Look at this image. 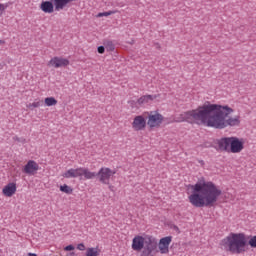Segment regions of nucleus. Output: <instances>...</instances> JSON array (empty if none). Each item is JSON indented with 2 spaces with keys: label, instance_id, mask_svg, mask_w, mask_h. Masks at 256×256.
<instances>
[{
  "label": "nucleus",
  "instance_id": "obj_18",
  "mask_svg": "<svg viewBox=\"0 0 256 256\" xmlns=\"http://www.w3.org/2000/svg\"><path fill=\"white\" fill-rule=\"evenodd\" d=\"M46 107H55L57 105V99L55 97H47L44 99Z\"/></svg>",
  "mask_w": 256,
  "mask_h": 256
},
{
  "label": "nucleus",
  "instance_id": "obj_3",
  "mask_svg": "<svg viewBox=\"0 0 256 256\" xmlns=\"http://www.w3.org/2000/svg\"><path fill=\"white\" fill-rule=\"evenodd\" d=\"M220 248L232 255H243L247 253V235L243 232H231L220 241Z\"/></svg>",
  "mask_w": 256,
  "mask_h": 256
},
{
  "label": "nucleus",
  "instance_id": "obj_25",
  "mask_svg": "<svg viewBox=\"0 0 256 256\" xmlns=\"http://www.w3.org/2000/svg\"><path fill=\"white\" fill-rule=\"evenodd\" d=\"M7 7H8L7 4L0 3V17H1V15H3V13L5 12V9H7Z\"/></svg>",
  "mask_w": 256,
  "mask_h": 256
},
{
  "label": "nucleus",
  "instance_id": "obj_12",
  "mask_svg": "<svg viewBox=\"0 0 256 256\" xmlns=\"http://www.w3.org/2000/svg\"><path fill=\"white\" fill-rule=\"evenodd\" d=\"M39 171V164L35 160H29L22 168V173L25 175H37Z\"/></svg>",
  "mask_w": 256,
  "mask_h": 256
},
{
  "label": "nucleus",
  "instance_id": "obj_28",
  "mask_svg": "<svg viewBox=\"0 0 256 256\" xmlns=\"http://www.w3.org/2000/svg\"><path fill=\"white\" fill-rule=\"evenodd\" d=\"M66 256H77L75 252H69Z\"/></svg>",
  "mask_w": 256,
  "mask_h": 256
},
{
  "label": "nucleus",
  "instance_id": "obj_4",
  "mask_svg": "<svg viewBox=\"0 0 256 256\" xmlns=\"http://www.w3.org/2000/svg\"><path fill=\"white\" fill-rule=\"evenodd\" d=\"M131 247L133 251H143L144 256H152L157 251V239L151 235H136L132 239Z\"/></svg>",
  "mask_w": 256,
  "mask_h": 256
},
{
  "label": "nucleus",
  "instance_id": "obj_10",
  "mask_svg": "<svg viewBox=\"0 0 256 256\" xmlns=\"http://www.w3.org/2000/svg\"><path fill=\"white\" fill-rule=\"evenodd\" d=\"M133 131H145L147 129V118L145 115H137L131 123Z\"/></svg>",
  "mask_w": 256,
  "mask_h": 256
},
{
  "label": "nucleus",
  "instance_id": "obj_6",
  "mask_svg": "<svg viewBox=\"0 0 256 256\" xmlns=\"http://www.w3.org/2000/svg\"><path fill=\"white\" fill-rule=\"evenodd\" d=\"M64 179H77V177H84V179H95L97 173L89 171L87 168H70L62 174Z\"/></svg>",
  "mask_w": 256,
  "mask_h": 256
},
{
  "label": "nucleus",
  "instance_id": "obj_20",
  "mask_svg": "<svg viewBox=\"0 0 256 256\" xmlns=\"http://www.w3.org/2000/svg\"><path fill=\"white\" fill-rule=\"evenodd\" d=\"M115 13H117V11L115 10H110V11H107V12H100L97 14V17L100 18V17H109L110 15H115Z\"/></svg>",
  "mask_w": 256,
  "mask_h": 256
},
{
  "label": "nucleus",
  "instance_id": "obj_2",
  "mask_svg": "<svg viewBox=\"0 0 256 256\" xmlns=\"http://www.w3.org/2000/svg\"><path fill=\"white\" fill-rule=\"evenodd\" d=\"M188 201L192 207H213L223 191L213 181L201 177L195 184H189L186 189Z\"/></svg>",
  "mask_w": 256,
  "mask_h": 256
},
{
  "label": "nucleus",
  "instance_id": "obj_15",
  "mask_svg": "<svg viewBox=\"0 0 256 256\" xmlns=\"http://www.w3.org/2000/svg\"><path fill=\"white\" fill-rule=\"evenodd\" d=\"M157 99V95H144L137 100L138 105H147L153 103Z\"/></svg>",
  "mask_w": 256,
  "mask_h": 256
},
{
  "label": "nucleus",
  "instance_id": "obj_19",
  "mask_svg": "<svg viewBox=\"0 0 256 256\" xmlns=\"http://www.w3.org/2000/svg\"><path fill=\"white\" fill-rule=\"evenodd\" d=\"M60 191L66 193V195H71L73 193V188L67 184L60 186Z\"/></svg>",
  "mask_w": 256,
  "mask_h": 256
},
{
  "label": "nucleus",
  "instance_id": "obj_22",
  "mask_svg": "<svg viewBox=\"0 0 256 256\" xmlns=\"http://www.w3.org/2000/svg\"><path fill=\"white\" fill-rule=\"evenodd\" d=\"M247 245L250 246L252 249H256V235L251 236L247 242Z\"/></svg>",
  "mask_w": 256,
  "mask_h": 256
},
{
  "label": "nucleus",
  "instance_id": "obj_16",
  "mask_svg": "<svg viewBox=\"0 0 256 256\" xmlns=\"http://www.w3.org/2000/svg\"><path fill=\"white\" fill-rule=\"evenodd\" d=\"M40 9L44 13H53V11H55V6L52 4L51 1H44L41 3Z\"/></svg>",
  "mask_w": 256,
  "mask_h": 256
},
{
  "label": "nucleus",
  "instance_id": "obj_24",
  "mask_svg": "<svg viewBox=\"0 0 256 256\" xmlns=\"http://www.w3.org/2000/svg\"><path fill=\"white\" fill-rule=\"evenodd\" d=\"M76 249H78V251H87V247H85L84 243L77 244Z\"/></svg>",
  "mask_w": 256,
  "mask_h": 256
},
{
  "label": "nucleus",
  "instance_id": "obj_1",
  "mask_svg": "<svg viewBox=\"0 0 256 256\" xmlns=\"http://www.w3.org/2000/svg\"><path fill=\"white\" fill-rule=\"evenodd\" d=\"M235 110L229 105L211 104L209 102L181 113L174 118L175 123H191L192 125H205L214 129H227V127H240L241 116L230 117Z\"/></svg>",
  "mask_w": 256,
  "mask_h": 256
},
{
  "label": "nucleus",
  "instance_id": "obj_23",
  "mask_svg": "<svg viewBox=\"0 0 256 256\" xmlns=\"http://www.w3.org/2000/svg\"><path fill=\"white\" fill-rule=\"evenodd\" d=\"M42 102L41 101H34L33 103H30L28 105V109H37L39 107H41Z\"/></svg>",
  "mask_w": 256,
  "mask_h": 256
},
{
  "label": "nucleus",
  "instance_id": "obj_7",
  "mask_svg": "<svg viewBox=\"0 0 256 256\" xmlns=\"http://www.w3.org/2000/svg\"><path fill=\"white\" fill-rule=\"evenodd\" d=\"M145 115L147 116V127L151 131L161 128V125L165 122V116L157 110L145 112Z\"/></svg>",
  "mask_w": 256,
  "mask_h": 256
},
{
  "label": "nucleus",
  "instance_id": "obj_17",
  "mask_svg": "<svg viewBox=\"0 0 256 256\" xmlns=\"http://www.w3.org/2000/svg\"><path fill=\"white\" fill-rule=\"evenodd\" d=\"M101 255V249L99 247H88L84 256H99Z\"/></svg>",
  "mask_w": 256,
  "mask_h": 256
},
{
  "label": "nucleus",
  "instance_id": "obj_14",
  "mask_svg": "<svg viewBox=\"0 0 256 256\" xmlns=\"http://www.w3.org/2000/svg\"><path fill=\"white\" fill-rule=\"evenodd\" d=\"M54 3L55 11H63L65 7L69 5V3H73V1L77 0H52Z\"/></svg>",
  "mask_w": 256,
  "mask_h": 256
},
{
  "label": "nucleus",
  "instance_id": "obj_13",
  "mask_svg": "<svg viewBox=\"0 0 256 256\" xmlns=\"http://www.w3.org/2000/svg\"><path fill=\"white\" fill-rule=\"evenodd\" d=\"M15 193H17V184L14 182L8 183L2 189V195H4V197H13Z\"/></svg>",
  "mask_w": 256,
  "mask_h": 256
},
{
  "label": "nucleus",
  "instance_id": "obj_9",
  "mask_svg": "<svg viewBox=\"0 0 256 256\" xmlns=\"http://www.w3.org/2000/svg\"><path fill=\"white\" fill-rule=\"evenodd\" d=\"M70 61L69 59L62 56H54L48 61V66L53 69H61L64 67H69Z\"/></svg>",
  "mask_w": 256,
  "mask_h": 256
},
{
  "label": "nucleus",
  "instance_id": "obj_27",
  "mask_svg": "<svg viewBox=\"0 0 256 256\" xmlns=\"http://www.w3.org/2000/svg\"><path fill=\"white\" fill-rule=\"evenodd\" d=\"M98 53H100V55H103V53H105V47L104 46H99L98 47Z\"/></svg>",
  "mask_w": 256,
  "mask_h": 256
},
{
  "label": "nucleus",
  "instance_id": "obj_8",
  "mask_svg": "<svg viewBox=\"0 0 256 256\" xmlns=\"http://www.w3.org/2000/svg\"><path fill=\"white\" fill-rule=\"evenodd\" d=\"M115 173V170H112L107 167H102L96 174V177H98L102 185H109L110 191H113V186L111 185V177H113Z\"/></svg>",
  "mask_w": 256,
  "mask_h": 256
},
{
  "label": "nucleus",
  "instance_id": "obj_26",
  "mask_svg": "<svg viewBox=\"0 0 256 256\" xmlns=\"http://www.w3.org/2000/svg\"><path fill=\"white\" fill-rule=\"evenodd\" d=\"M64 251H75V246L70 244V245L64 247Z\"/></svg>",
  "mask_w": 256,
  "mask_h": 256
},
{
  "label": "nucleus",
  "instance_id": "obj_11",
  "mask_svg": "<svg viewBox=\"0 0 256 256\" xmlns=\"http://www.w3.org/2000/svg\"><path fill=\"white\" fill-rule=\"evenodd\" d=\"M172 241V236H166L161 238L158 242V253H160L161 255H169V245H171Z\"/></svg>",
  "mask_w": 256,
  "mask_h": 256
},
{
  "label": "nucleus",
  "instance_id": "obj_21",
  "mask_svg": "<svg viewBox=\"0 0 256 256\" xmlns=\"http://www.w3.org/2000/svg\"><path fill=\"white\" fill-rule=\"evenodd\" d=\"M104 47L107 49V51H115V44H113V41H106L104 42Z\"/></svg>",
  "mask_w": 256,
  "mask_h": 256
},
{
  "label": "nucleus",
  "instance_id": "obj_5",
  "mask_svg": "<svg viewBox=\"0 0 256 256\" xmlns=\"http://www.w3.org/2000/svg\"><path fill=\"white\" fill-rule=\"evenodd\" d=\"M217 151H222L225 153H241L245 149V140L243 138L223 137L217 139L215 142Z\"/></svg>",
  "mask_w": 256,
  "mask_h": 256
},
{
  "label": "nucleus",
  "instance_id": "obj_29",
  "mask_svg": "<svg viewBox=\"0 0 256 256\" xmlns=\"http://www.w3.org/2000/svg\"><path fill=\"white\" fill-rule=\"evenodd\" d=\"M5 45V42L3 40H0V46Z\"/></svg>",
  "mask_w": 256,
  "mask_h": 256
}]
</instances>
